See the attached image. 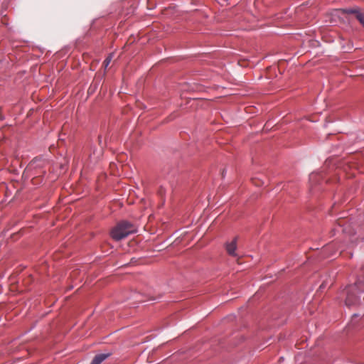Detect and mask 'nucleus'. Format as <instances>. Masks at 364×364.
<instances>
[{
	"instance_id": "1",
	"label": "nucleus",
	"mask_w": 364,
	"mask_h": 364,
	"mask_svg": "<svg viewBox=\"0 0 364 364\" xmlns=\"http://www.w3.org/2000/svg\"><path fill=\"white\" fill-rule=\"evenodd\" d=\"M137 228L135 225L126 220L118 223L111 230L110 235L113 240L119 241L130 234L136 232Z\"/></svg>"
},
{
	"instance_id": "2",
	"label": "nucleus",
	"mask_w": 364,
	"mask_h": 364,
	"mask_svg": "<svg viewBox=\"0 0 364 364\" xmlns=\"http://www.w3.org/2000/svg\"><path fill=\"white\" fill-rule=\"evenodd\" d=\"M361 282L359 281L357 282L355 286L350 287V289L347 291V296L346 299V304L348 306L355 305L357 303V296L354 294L353 291L354 289H359L360 291H364V288L360 287Z\"/></svg>"
},
{
	"instance_id": "3",
	"label": "nucleus",
	"mask_w": 364,
	"mask_h": 364,
	"mask_svg": "<svg viewBox=\"0 0 364 364\" xmlns=\"http://www.w3.org/2000/svg\"><path fill=\"white\" fill-rule=\"evenodd\" d=\"M237 237H235L231 242H227L225 244V249L227 252L230 255L233 257H236V249H237Z\"/></svg>"
},
{
	"instance_id": "4",
	"label": "nucleus",
	"mask_w": 364,
	"mask_h": 364,
	"mask_svg": "<svg viewBox=\"0 0 364 364\" xmlns=\"http://www.w3.org/2000/svg\"><path fill=\"white\" fill-rule=\"evenodd\" d=\"M109 355V354H98L95 356L92 361L91 362V364H100L102 362H103L107 358H108Z\"/></svg>"
},
{
	"instance_id": "5",
	"label": "nucleus",
	"mask_w": 364,
	"mask_h": 364,
	"mask_svg": "<svg viewBox=\"0 0 364 364\" xmlns=\"http://www.w3.org/2000/svg\"><path fill=\"white\" fill-rule=\"evenodd\" d=\"M360 11L358 8H353V9H348L344 10V13L346 14H355V16L357 15L358 13H359Z\"/></svg>"
},
{
	"instance_id": "6",
	"label": "nucleus",
	"mask_w": 364,
	"mask_h": 364,
	"mask_svg": "<svg viewBox=\"0 0 364 364\" xmlns=\"http://www.w3.org/2000/svg\"><path fill=\"white\" fill-rule=\"evenodd\" d=\"M356 19L360 22V23L364 27V14L362 12H359L355 16Z\"/></svg>"
},
{
	"instance_id": "7",
	"label": "nucleus",
	"mask_w": 364,
	"mask_h": 364,
	"mask_svg": "<svg viewBox=\"0 0 364 364\" xmlns=\"http://www.w3.org/2000/svg\"><path fill=\"white\" fill-rule=\"evenodd\" d=\"M112 55H109L103 62V65H105V68H107L109 64L110 63L111 60H112Z\"/></svg>"
},
{
	"instance_id": "8",
	"label": "nucleus",
	"mask_w": 364,
	"mask_h": 364,
	"mask_svg": "<svg viewBox=\"0 0 364 364\" xmlns=\"http://www.w3.org/2000/svg\"><path fill=\"white\" fill-rule=\"evenodd\" d=\"M252 182L257 186H262V184H264L263 181H262L260 179L256 178H252Z\"/></svg>"
},
{
	"instance_id": "9",
	"label": "nucleus",
	"mask_w": 364,
	"mask_h": 364,
	"mask_svg": "<svg viewBox=\"0 0 364 364\" xmlns=\"http://www.w3.org/2000/svg\"><path fill=\"white\" fill-rule=\"evenodd\" d=\"M40 160V159L38 158H35L34 159H33L30 164L31 166H33L34 165L37 161H38Z\"/></svg>"
},
{
	"instance_id": "10",
	"label": "nucleus",
	"mask_w": 364,
	"mask_h": 364,
	"mask_svg": "<svg viewBox=\"0 0 364 364\" xmlns=\"http://www.w3.org/2000/svg\"><path fill=\"white\" fill-rule=\"evenodd\" d=\"M342 222H343V220H342V219H339V220H338V225L341 226V225H342Z\"/></svg>"
},
{
	"instance_id": "11",
	"label": "nucleus",
	"mask_w": 364,
	"mask_h": 364,
	"mask_svg": "<svg viewBox=\"0 0 364 364\" xmlns=\"http://www.w3.org/2000/svg\"><path fill=\"white\" fill-rule=\"evenodd\" d=\"M314 176H315V175L311 174V175L310 176V178L311 179V178H312L313 177H314Z\"/></svg>"
}]
</instances>
